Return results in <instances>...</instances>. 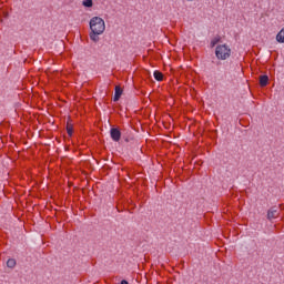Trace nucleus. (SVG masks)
I'll list each match as a JSON object with an SVG mask.
<instances>
[{
    "instance_id": "obj_2",
    "label": "nucleus",
    "mask_w": 284,
    "mask_h": 284,
    "mask_svg": "<svg viewBox=\"0 0 284 284\" xmlns=\"http://www.w3.org/2000/svg\"><path fill=\"white\" fill-rule=\"evenodd\" d=\"M215 57L219 61H225L232 57V49L227 44H220L215 48Z\"/></svg>"
},
{
    "instance_id": "obj_4",
    "label": "nucleus",
    "mask_w": 284,
    "mask_h": 284,
    "mask_svg": "<svg viewBox=\"0 0 284 284\" xmlns=\"http://www.w3.org/2000/svg\"><path fill=\"white\" fill-rule=\"evenodd\" d=\"M110 136H111L112 141H114L115 143H119V141H121V129L111 128Z\"/></svg>"
},
{
    "instance_id": "obj_9",
    "label": "nucleus",
    "mask_w": 284,
    "mask_h": 284,
    "mask_svg": "<svg viewBox=\"0 0 284 284\" xmlns=\"http://www.w3.org/2000/svg\"><path fill=\"white\" fill-rule=\"evenodd\" d=\"M217 43H221V36H217V37L212 39L211 48H214Z\"/></svg>"
},
{
    "instance_id": "obj_5",
    "label": "nucleus",
    "mask_w": 284,
    "mask_h": 284,
    "mask_svg": "<svg viewBox=\"0 0 284 284\" xmlns=\"http://www.w3.org/2000/svg\"><path fill=\"white\" fill-rule=\"evenodd\" d=\"M258 82L261 88H265L270 83V77L267 74H262L258 78Z\"/></svg>"
},
{
    "instance_id": "obj_10",
    "label": "nucleus",
    "mask_w": 284,
    "mask_h": 284,
    "mask_svg": "<svg viewBox=\"0 0 284 284\" xmlns=\"http://www.w3.org/2000/svg\"><path fill=\"white\" fill-rule=\"evenodd\" d=\"M82 6H83L84 8H92V6H94V2H93L92 0H84V1L82 2Z\"/></svg>"
},
{
    "instance_id": "obj_7",
    "label": "nucleus",
    "mask_w": 284,
    "mask_h": 284,
    "mask_svg": "<svg viewBox=\"0 0 284 284\" xmlns=\"http://www.w3.org/2000/svg\"><path fill=\"white\" fill-rule=\"evenodd\" d=\"M17 266V260L14 258H9L7 261V267H9L10 270H14V267Z\"/></svg>"
},
{
    "instance_id": "obj_6",
    "label": "nucleus",
    "mask_w": 284,
    "mask_h": 284,
    "mask_svg": "<svg viewBox=\"0 0 284 284\" xmlns=\"http://www.w3.org/2000/svg\"><path fill=\"white\" fill-rule=\"evenodd\" d=\"M122 94H123V89H121V87H115V92L113 97L114 103H116L121 99Z\"/></svg>"
},
{
    "instance_id": "obj_12",
    "label": "nucleus",
    "mask_w": 284,
    "mask_h": 284,
    "mask_svg": "<svg viewBox=\"0 0 284 284\" xmlns=\"http://www.w3.org/2000/svg\"><path fill=\"white\" fill-rule=\"evenodd\" d=\"M120 284H130V282H128L126 280H122Z\"/></svg>"
},
{
    "instance_id": "obj_14",
    "label": "nucleus",
    "mask_w": 284,
    "mask_h": 284,
    "mask_svg": "<svg viewBox=\"0 0 284 284\" xmlns=\"http://www.w3.org/2000/svg\"><path fill=\"white\" fill-rule=\"evenodd\" d=\"M6 19H8V13H4Z\"/></svg>"
},
{
    "instance_id": "obj_3",
    "label": "nucleus",
    "mask_w": 284,
    "mask_h": 284,
    "mask_svg": "<svg viewBox=\"0 0 284 284\" xmlns=\"http://www.w3.org/2000/svg\"><path fill=\"white\" fill-rule=\"evenodd\" d=\"M278 210V206H272L271 209H268L266 215L267 221H274V219H278V216H281V212Z\"/></svg>"
},
{
    "instance_id": "obj_13",
    "label": "nucleus",
    "mask_w": 284,
    "mask_h": 284,
    "mask_svg": "<svg viewBox=\"0 0 284 284\" xmlns=\"http://www.w3.org/2000/svg\"><path fill=\"white\" fill-rule=\"evenodd\" d=\"M213 138L216 139V131L213 132Z\"/></svg>"
},
{
    "instance_id": "obj_15",
    "label": "nucleus",
    "mask_w": 284,
    "mask_h": 284,
    "mask_svg": "<svg viewBox=\"0 0 284 284\" xmlns=\"http://www.w3.org/2000/svg\"><path fill=\"white\" fill-rule=\"evenodd\" d=\"M118 212H121V209L118 207Z\"/></svg>"
},
{
    "instance_id": "obj_8",
    "label": "nucleus",
    "mask_w": 284,
    "mask_h": 284,
    "mask_svg": "<svg viewBox=\"0 0 284 284\" xmlns=\"http://www.w3.org/2000/svg\"><path fill=\"white\" fill-rule=\"evenodd\" d=\"M153 77L155 81H163V73L161 71H154Z\"/></svg>"
},
{
    "instance_id": "obj_11",
    "label": "nucleus",
    "mask_w": 284,
    "mask_h": 284,
    "mask_svg": "<svg viewBox=\"0 0 284 284\" xmlns=\"http://www.w3.org/2000/svg\"><path fill=\"white\" fill-rule=\"evenodd\" d=\"M67 132L69 136H72V134H74V129L72 128V125L67 126Z\"/></svg>"
},
{
    "instance_id": "obj_1",
    "label": "nucleus",
    "mask_w": 284,
    "mask_h": 284,
    "mask_svg": "<svg viewBox=\"0 0 284 284\" xmlns=\"http://www.w3.org/2000/svg\"><path fill=\"white\" fill-rule=\"evenodd\" d=\"M90 39L91 41H93L94 43H99V36L103 34V32H105V21L102 20L101 17H93L90 22Z\"/></svg>"
}]
</instances>
